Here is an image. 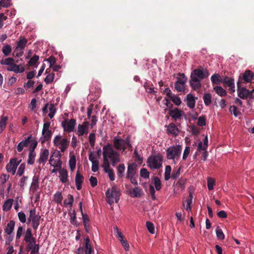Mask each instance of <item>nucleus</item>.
<instances>
[{
    "mask_svg": "<svg viewBox=\"0 0 254 254\" xmlns=\"http://www.w3.org/2000/svg\"><path fill=\"white\" fill-rule=\"evenodd\" d=\"M14 60L12 58H7L5 59H2L0 62L1 64L8 65L7 70L8 71H13L15 73H22L24 71V68L20 66V65L16 64L14 63Z\"/></svg>",
    "mask_w": 254,
    "mask_h": 254,
    "instance_id": "1",
    "label": "nucleus"
},
{
    "mask_svg": "<svg viewBox=\"0 0 254 254\" xmlns=\"http://www.w3.org/2000/svg\"><path fill=\"white\" fill-rule=\"evenodd\" d=\"M120 196V191L115 186L113 187L111 189L108 188L106 192V200L110 205L114 202L118 203Z\"/></svg>",
    "mask_w": 254,
    "mask_h": 254,
    "instance_id": "2",
    "label": "nucleus"
},
{
    "mask_svg": "<svg viewBox=\"0 0 254 254\" xmlns=\"http://www.w3.org/2000/svg\"><path fill=\"white\" fill-rule=\"evenodd\" d=\"M182 147L180 145L173 146L166 150V157L168 159L175 160L180 157Z\"/></svg>",
    "mask_w": 254,
    "mask_h": 254,
    "instance_id": "3",
    "label": "nucleus"
},
{
    "mask_svg": "<svg viewBox=\"0 0 254 254\" xmlns=\"http://www.w3.org/2000/svg\"><path fill=\"white\" fill-rule=\"evenodd\" d=\"M54 146L59 147L61 152L65 151L69 145V141L66 138H62L61 135L56 136L53 140Z\"/></svg>",
    "mask_w": 254,
    "mask_h": 254,
    "instance_id": "4",
    "label": "nucleus"
},
{
    "mask_svg": "<svg viewBox=\"0 0 254 254\" xmlns=\"http://www.w3.org/2000/svg\"><path fill=\"white\" fill-rule=\"evenodd\" d=\"M115 148L118 150L125 151L127 147L131 148L132 146L129 142L128 138L126 139L115 137L113 140Z\"/></svg>",
    "mask_w": 254,
    "mask_h": 254,
    "instance_id": "5",
    "label": "nucleus"
},
{
    "mask_svg": "<svg viewBox=\"0 0 254 254\" xmlns=\"http://www.w3.org/2000/svg\"><path fill=\"white\" fill-rule=\"evenodd\" d=\"M103 157L107 158L108 160L110 159V160L120 157L119 154L113 149L110 144H108L103 147Z\"/></svg>",
    "mask_w": 254,
    "mask_h": 254,
    "instance_id": "6",
    "label": "nucleus"
},
{
    "mask_svg": "<svg viewBox=\"0 0 254 254\" xmlns=\"http://www.w3.org/2000/svg\"><path fill=\"white\" fill-rule=\"evenodd\" d=\"M41 216L39 214H36L35 208L32 209L29 211V216L28 218V222H31L33 228L36 230L40 224Z\"/></svg>",
    "mask_w": 254,
    "mask_h": 254,
    "instance_id": "7",
    "label": "nucleus"
},
{
    "mask_svg": "<svg viewBox=\"0 0 254 254\" xmlns=\"http://www.w3.org/2000/svg\"><path fill=\"white\" fill-rule=\"evenodd\" d=\"M162 157L158 154L148 159V166L151 169H159L162 164Z\"/></svg>",
    "mask_w": 254,
    "mask_h": 254,
    "instance_id": "8",
    "label": "nucleus"
},
{
    "mask_svg": "<svg viewBox=\"0 0 254 254\" xmlns=\"http://www.w3.org/2000/svg\"><path fill=\"white\" fill-rule=\"evenodd\" d=\"M209 74L207 69H204L202 67H200L198 68L194 69L191 73L190 78L193 77L201 80L202 79L208 77Z\"/></svg>",
    "mask_w": 254,
    "mask_h": 254,
    "instance_id": "9",
    "label": "nucleus"
},
{
    "mask_svg": "<svg viewBox=\"0 0 254 254\" xmlns=\"http://www.w3.org/2000/svg\"><path fill=\"white\" fill-rule=\"evenodd\" d=\"M180 76L178 80L175 83V88L178 92H183L185 90V84L187 80V78L186 77L184 73H179Z\"/></svg>",
    "mask_w": 254,
    "mask_h": 254,
    "instance_id": "10",
    "label": "nucleus"
},
{
    "mask_svg": "<svg viewBox=\"0 0 254 254\" xmlns=\"http://www.w3.org/2000/svg\"><path fill=\"white\" fill-rule=\"evenodd\" d=\"M253 77L254 73L250 70H247L244 73L240 75L237 82H239L240 84L251 82Z\"/></svg>",
    "mask_w": 254,
    "mask_h": 254,
    "instance_id": "11",
    "label": "nucleus"
},
{
    "mask_svg": "<svg viewBox=\"0 0 254 254\" xmlns=\"http://www.w3.org/2000/svg\"><path fill=\"white\" fill-rule=\"evenodd\" d=\"M75 124L76 120L75 119H71L68 121L65 120L63 121L62 125L64 131L70 132L73 131Z\"/></svg>",
    "mask_w": 254,
    "mask_h": 254,
    "instance_id": "12",
    "label": "nucleus"
},
{
    "mask_svg": "<svg viewBox=\"0 0 254 254\" xmlns=\"http://www.w3.org/2000/svg\"><path fill=\"white\" fill-rule=\"evenodd\" d=\"M238 96L242 99H247L250 95V90L245 87H241V84L237 83Z\"/></svg>",
    "mask_w": 254,
    "mask_h": 254,
    "instance_id": "13",
    "label": "nucleus"
},
{
    "mask_svg": "<svg viewBox=\"0 0 254 254\" xmlns=\"http://www.w3.org/2000/svg\"><path fill=\"white\" fill-rule=\"evenodd\" d=\"M133 176H137V165L135 163L128 164L126 178L127 179Z\"/></svg>",
    "mask_w": 254,
    "mask_h": 254,
    "instance_id": "14",
    "label": "nucleus"
},
{
    "mask_svg": "<svg viewBox=\"0 0 254 254\" xmlns=\"http://www.w3.org/2000/svg\"><path fill=\"white\" fill-rule=\"evenodd\" d=\"M169 115L176 121L181 119V117L185 115L184 112L178 108L169 109Z\"/></svg>",
    "mask_w": 254,
    "mask_h": 254,
    "instance_id": "15",
    "label": "nucleus"
},
{
    "mask_svg": "<svg viewBox=\"0 0 254 254\" xmlns=\"http://www.w3.org/2000/svg\"><path fill=\"white\" fill-rule=\"evenodd\" d=\"M222 83L225 86L228 87L231 92H235L234 80L233 78L225 76L223 78Z\"/></svg>",
    "mask_w": 254,
    "mask_h": 254,
    "instance_id": "16",
    "label": "nucleus"
},
{
    "mask_svg": "<svg viewBox=\"0 0 254 254\" xmlns=\"http://www.w3.org/2000/svg\"><path fill=\"white\" fill-rule=\"evenodd\" d=\"M89 160L92 162L91 170L93 172H96L99 169V161L95 160V155L94 152H90L89 155Z\"/></svg>",
    "mask_w": 254,
    "mask_h": 254,
    "instance_id": "17",
    "label": "nucleus"
},
{
    "mask_svg": "<svg viewBox=\"0 0 254 254\" xmlns=\"http://www.w3.org/2000/svg\"><path fill=\"white\" fill-rule=\"evenodd\" d=\"M17 166L15 163V159H10L9 163L6 165L5 168L8 172L12 173L14 175L16 171Z\"/></svg>",
    "mask_w": 254,
    "mask_h": 254,
    "instance_id": "18",
    "label": "nucleus"
},
{
    "mask_svg": "<svg viewBox=\"0 0 254 254\" xmlns=\"http://www.w3.org/2000/svg\"><path fill=\"white\" fill-rule=\"evenodd\" d=\"M32 141V135H29L27 139L20 142L17 146V150L18 152H21L24 147H27Z\"/></svg>",
    "mask_w": 254,
    "mask_h": 254,
    "instance_id": "19",
    "label": "nucleus"
},
{
    "mask_svg": "<svg viewBox=\"0 0 254 254\" xmlns=\"http://www.w3.org/2000/svg\"><path fill=\"white\" fill-rule=\"evenodd\" d=\"M84 251H85V254H91V253L93 251V249L91 245L90 240L88 236H87L84 240V243L83 247Z\"/></svg>",
    "mask_w": 254,
    "mask_h": 254,
    "instance_id": "20",
    "label": "nucleus"
},
{
    "mask_svg": "<svg viewBox=\"0 0 254 254\" xmlns=\"http://www.w3.org/2000/svg\"><path fill=\"white\" fill-rule=\"evenodd\" d=\"M49 155V150L44 149L40 154V157L37 160V162L39 164L42 163L45 164L47 161Z\"/></svg>",
    "mask_w": 254,
    "mask_h": 254,
    "instance_id": "21",
    "label": "nucleus"
},
{
    "mask_svg": "<svg viewBox=\"0 0 254 254\" xmlns=\"http://www.w3.org/2000/svg\"><path fill=\"white\" fill-rule=\"evenodd\" d=\"M84 177L83 175L77 171L75 176V185L77 190H80L82 188V184L83 183Z\"/></svg>",
    "mask_w": 254,
    "mask_h": 254,
    "instance_id": "22",
    "label": "nucleus"
},
{
    "mask_svg": "<svg viewBox=\"0 0 254 254\" xmlns=\"http://www.w3.org/2000/svg\"><path fill=\"white\" fill-rule=\"evenodd\" d=\"M200 80L193 77L190 80V87L194 90H199L201 87Z\"/></svg>",
    "mask_w": 254,
    "mask_h": 254,
    "instance_id": "23",
    "label": "nucleus"
},
{
    "mask_svg": "<svg viewBox=\"0 0 254 254\" xmlns=\"http://www.w3.org/2000/svg\"><path fill=\"white\" fill-rule=\"evenodd\" d=\"M179 130L174 123L170 124L167 127V132L175 136L178 135Z\"/></svg>",
    "mask_w": 254,
    "mask_h": 254,
    "instance_id": "24",
    "label": "nucleus"
},
{
    "mask_svg": "<svg viewBox=\"0 0 254 254\" xmlns=\"http://www.w3.org/2000/svg\"><path fill=\"white\" fill-rule=\"evenodd\" d=\"M60 181L63 183H65L67 181L68 173L67 170L64 168L59 169Z\"/></svg>",
    "mask_w": 254,
    "mask_h": 254,
    "instance_id": "25",
    "label": "nucleus"
},
{
    "mask_svg": "<svg viewBox=\"0 0 254 254\" xmlns=\"http://www.w3.org/2000/svg\"><path fill=\"white\" fill-rule=\"evenodd\" d=\"M187 105L190 109H193L195 106V100L194 97L191 94H189L187 96Z\"/></svg>",
    "mask_w": 254,
    "mask_h": 254,
    "instance_id": "26",
    "label": "nucleus"
},
{
    "mask_svg": "<svg viewBox=\"0 0 254 254\" xmlns=\"http://www.w3.org/2000/svg\"><path fill=\"white\" fill-rule=\"evenodd\" d=\"M28 41L26 39L20 37L19 41L17 42V45L16 47L15 50H21L24 49L26 45L27 44Z\"/></svg>",
    "mask_w": 254,
    "mask_h": 254,
    "instance_id": "27",
    "label": "nucleus"
},
{
    "mask_svg": "<svg viewBox=\"0 0 254 254\" xmlns=\"http://www.w3.org/2000/svg\"><path fill=\"white\" fill-rule=\"evenodd\" d=\"M14 226L15 222L13 220H10L4 229V232L8 235H11L14 230Z\"/></svg>",
    "mask_w": 254,
    "mask_h": 254,
    "instance_id": "28",
    "label": "nucleus"
},
{
    "mask_svg": "<svg viewBox=\"0 0 254 254\" xmlns=\"http://www.w3.org/2000/svg\"><path fill=\"white\" fill-rule=\"evenodd\" d=\"M24 240L26 242H30V241H35L36 239L32 236V231L30 228L27 229L24 236Z\"/></svg>",
    "mask_w": 254,
    "mask_h": 254,
    "instance_id": "29",
    "label": "nucleus"
},
{
    "mask_svg": "<svg viewBox=\"0 0 254 254\" xmlns=\"http://www.w3.org/2000/svg\"><path fill=\"white\" fill-rule=\"evenodd\" d=\"M142 190L139 187H135L129 191V193L133 197H140L141 195Z\"/></svg>",
    "mask_w": 254,
    "mask_h": 254,
    "instance_id": "30",
    "label": "nucleus"
},
{
    "mask_svg": "<svg viewBox=\"0 0 254 254\" xmlns=\"http://www.w3.org/2000/svg\"><path fill=\"white\" fill-rule=\"evenodd\" d=\"M8 117H5L3 116H1L0 117V134L2 132V131L5 129L6 124L7 121H8Z\"/></svg>",
    "mask_w": 254,
    "mask_h": 254,
    "instance_id": "31",
    "label": "nucleus"
},
{
    "mask_svg": "<svg viewBox=\"0 0 254 254\" xmlns=\"http://www.w3.org/2000/svg\"><path fill=\"white\" fill-rule=\"evenodd\" d=\"M117 175L119 178H123L124 176L125 166L123 163L120 164L117 167Z\"/></svg>",
    "mask_w": 254,
    "mask_h": 254,
    "instance_id": "32",
    "label": "nucleus"
},
{
    "mask_svg": "<svg viewBox=\"0 0 254 254\" xmlns=\"http://www.w3.org/2000/svg\"><path fill=\"white\" fill-rule=\"evenodd\" d=\"M223 78L218 74H214L211 77V80L213 84H219L222 83Z\"/></svg>",
    "mask_w": 254,
    "mask_h": 254,
    "instance_id": "33",
    "label": "nucleus"
},
{
    "mask_svg": "<svg viewBox=\"0 0 254 254\" xmlns=\"http://www.w3.org/2000/svg\"><path fill=\"white\" fill-rule=\"evenodd\" d=\"M36 156V153H33L29 151L28 159L27 161V164L30 165H33L35 162Z\"/></svg>",
    "mask_w": 254,
    "mask_h": 254,
    "instance_id": "34",
    "label": "nucleus"
},
{
    "mask_svg": "<svg viewBox=\"0 0 254 254\" xmlns=\"http://www.w3.org/2000/svg\"><path fill=\"white\" fill-rule=\"evenodd\" d=\"M76 133L78 136H82L84 134L88 133V129L85 128L84 126L79 125L78 126V129Z\"/></svg>",
    "mask_w": 254,
    "mask_h": 254,
    "instance_id": "35",
    "label": "nucleus"
},
{
    "mask_svg": "<svg viewBox=\"0 0 254 254\" xmlns=\"http://www.w3.org/2000/svg\"><path fill=\"white\" fill-rule=\"evenodd\" d=\"M13 202L12 199H8L6 200L3 205V210L4 211H8L11 208Z\"/></svg>",
    "mask_w": 254,
    "mask_h": 254,
    "instance_id": "36",
    "label": "nucleus"
},
{
    "mask_svg": "<svg viewBox=\"0 0 254 254\" xmlns=\"http://www.w3.org/2000/svg\"><path fill=\"white\" fill-rule=\"evenodd\" d=\"M214 90L218 95L221 97L226 95V91L221 86L214 87Z\"/></svg>",
    "mask_w": 254,
    "mask_h": 254,
    "instance_id": "37",
    "label": "nucleus"
},
{
    "mask_svg": "<svg viewBox=\"0 0 254 254\" xmlns=\"http://www.w3.org/2000/svg\"><path fill=\"white\" fill-rule=\"evenodd\" d=\"M42 135L43 136V138L42 140V143H44L45 141L51 140L52 135V132L51 130H46Z\"/></svg>",
    "mask_w": 254,
    "mask_h": 254,
    "instance_id": "38",
    "label": "nucleus"
},
{
    "mask_svg": "<svg viewBox=\"0 0 254 254\" xmlns=\"http://www.w3.org/2000/svg\"><path fill=\"white\" fill-rule=\"evenodd\" d=\"M76 158L74 155H72L70 156V159L69 160V165L71 171H73L75 168L76 166Z\"/></svg>",
    "mask_w": 254,
    "mask_h": 254,
    "instance_id": "39",
    "label": "nucleus"
},
{
    "mask_svg": "<svg viewBox=\"0 0 254 254\" xmlns=\"http://www.w3.org/2000/svg\"><path fill=\"white\" fill-rule=\"evenodd\" d=\"M39 188L38 178L36 176L33 178V181L31 184V189L33 191L36 190Z\"/></svg>",
    "mask_w": 254,
    "mask_h": 254,
    "instance_id": "40",
    "label": "nucleus"
},
{
    "mask_svg": "<svg viewBox=\"0 0 254 254\" xmlns=\"http://www.w3.org/2000/svg\"><path fill=\"white\" fill-rule=\"evenodd\" d=\"M12 51V48L9 45L4 46L2 49V52L6 57L8 56Z\"/></svg>",
    "mask_w": 254,
    "mask_h": 254,
    "instance_id": "41",
    "label": "nucleus"
},
{
    "mask_svg": "<svg viewBox=\"0 0 254 254\" xmlns=\"http://www.w3.org/2000/svg\"><path fill=\"white\" fill-rule=\"evenodd\" d=\"M61 156V154L60 153V152H58V154L57 155V157H59L58 159L54 161V163L52 166H54L55 167L58 168V169H60L62 168V161L60 159V157Z\"/></svg>",
    "mask_w": 254,
    "mask_h": 254,
    "instance_id": "42",
    "label": "nucleus"
},
{
    "mask_svg": "<svg viewBox=\"0 0 254 254\" xmlns=\"http://www.w3.org/2000/svg\"><path fill=\"white\" fill-rule=\"evenodd\" d=\"M204 104L206 106H209L211 102V95L210 93H205L203 97Z\"/></svg>",
    "mask_w": 254,
    "mask_h": 254,
    "instance_id": "43",
    "label": "nucleus"
},
{
    "mask_svg": "<svg viewBox=\"0 0 254 254\" xmlns=\"http://www.w3.org/2000/svg\"><path fill=\"white\" fill-rule=\"evenodd\" d=\"M171 170H172V169H171V167L170 166L167 165L166 166L165 172V176H164L165 180L168 181L171 178Z\"/></svg>",
    "mask_w": 254,
    "mask_h": 254,
    "instance_id": "44",
    "label": "nucleus"
},
{
    "mask_svg": "<svg viewBox=\"0 0 254 254\" xmlns=\"http://www.w3.org/2000/svg\"><path fill=\"white\" fill-rule=\"evenodd\" d=\"M216 236L219 240H222L224 239L225 235L222 232V230L218 226L217 227L216 229Z\"/></svg>",
    "mask_w": 254,
    "mask_h": 254,
    "instance_id": "45",
    "label": "nucleus"
},
{
    "mask_svg": "<svg viewBox=\"0 0 254 254\" xmlns=\"http://www.w3.org/2000/svg\"><path fill=\"white\" fill-rule=\"evenodd\" d=\"M63 198V197L60 192H57L54 195V200L57 203L61 204Z\"/></svg>",
    "mask_w": 254,
    "mask_h": 254,
    "instance_id": "46",
    "label": "nucleus"
},
{
    "mask_svg": "<svg viewBox=\"0 0 254 254\" xmlns=\"http://www.w3.org/2000/svg\"><path fill=\"white\" fill-rule=\"evenodd\" d=\"M181 169L182 167L180 166L176 170H174L171 178L173 180H176L180 175Z\"/></svg>",
    "mask_w": 254,
    "mask_h": 254,
    "instance_id": "47",
    "label": "nucleus"
},
{
    "mask_svg": "<svg viewBox=\"0 0 254 254\" xmlns=\"http://www.w3.org/2000/svg\"><path fill=\"white\" fill-rule=\"evenodd\" d=\"M25 167H26L25 163H21L20 165V166L18 169V171L17 172V175H18L19 176H21L24 172Z\"/></svg>",
    "mask_w": 254,
    "mask_h": 254,
    "instance_id": "48",
    "label": "nucleus"
},
{
    "mask_svg": "<svg viewBox=\"0 0 254 254\" xmlns=\"http://www.w3.org/2000/svg\"><path fill=\"white\" fill-rule=\"evenodd\" d=\"M154 183L156 190H160L161 189V183L160 180L158 177H154Z\"/></svg>",
    "mask_w": 254,
    "mask_h": 254,
    "instance_id": "49",
    "label": "nucleus"
},
{
    "mask_svg": "<svg viewBox=\"0 0 254 254\" xmlns=\"http://www.w3.org/2000/svg\"><path fill=\"white\" fill-rule=\"evenodd\" d=\"M230 112L232 113L235 117L241 114V112L238 110L236 106H231L230 108Z\"/></svg>",
    "mask_w": 254,
    "mask_h": 254,
    "instance_id": "50",
    "label": "nucleus"
},
{
    "mask_svg": "<svg viewBox=\"0 0 254 254\" xmlns=\"http://www.w3.org/2000/svg\"><path fill=\"white\" fill-rule=\"evenodd\" d=\"M102 167L104 168L105 172H107V170L110 169V164L109 160L107 158L103 157V163L102 164Z\"/></svg>",
    "mask_w": 254,
    "mask_h": 254,
    "instance_id": "51",
    "label": "nucleus"
},
{
    "mask_svg": "<svg viewBox=\"0 0 254 254\" xmlns=\"http://www.w3.org/2000/svg\"><path fill=\"white\" fill-rule=\"evenodd\" d=\"M140 175L144 179H148L149 177V173L145 168H142L140 171Z\"/></svg>",
    "mask_w": 254,
    "mask_h": 254,
    "instance_id": "52",
    "label": "nucleus"
},
{
    "mask_svg": "<svg viewBox=\"0 0 254 254\" xmlns=\"http://www.w3.org/2000/svg\"><path fill=\"white\" fill-rule=\"evenodd\" d=\"M173 102L177 106H179L181 103V98L178 96H175L174 94L170 98Z\"/></svg>",
    "mask_w": 254,
    "mask_h": 254,
    "instance_id": "53",
    "label": "nucleus"
},
{
    "mask_svg": "<svg viewBox=\"0 0 254 254\" xmlns=\"http://www.w3.org/2000/svg\"><path fill=\"white\" fill-rule=\"evenodd\" d=\"M146 225L148 231L151 234H154L155 229L153 224L149 221H147Z\"/></svg>",
    "mask_w": 254,
    "mask_h": 254,
    "instance_id": "54",
    "label": "nucleus"
},
{
    "mask_svg": "<svg viewBox=\"0 0 254 254\" xmlns=\"http://www.w3.org/2000/svg\"><path fill=\"white\" fill-rule=\"evenodd\" d=\"M73 202V196L72 195L69 194L67 195V199L64 200V203L66 205H69L70 206L72 205Z\"/></svg>",
    "mask_w": 254,
    "mask_h": 254,
    "instance_id": "55",
    "label": "nucleus"
},
{
    "mask_svg": "<svg viewBox=\"0 0 254 254\" xmlns=\"http://www.w3.org/2000/svg\"><path fill=\"white\" fill-rule=\"evenodd\" d=\"M50 113L48 116L50 118V119H52L56 112V109L55 108L54 105L53 104H51L50 105L49 107Z\"/></svg>",
    "mask_w": 254,
    "mask_h": 254,
    "instance_id": "56",
    "label": "nucleus"
},
{
    "mask_svg": "<svg viewBox=\"0 0 254 254\" xmlns=\"http://www.w3.org/2000/svg\"><path fill=\"white\" fill-rule=\"evenodd\" d=\"M39 59V57L37 55H34L33 57L31 58L30 61L28 62V64L30 66H33L35 65Z\"/></svg>",
    "mask_w": 254,
    "mask_h": 254,
    "instance_id": "57",
    "label": "nucleus"
},
{
    "mask_svg": "<svg viewBox=\"0 0 254 254\" xmlns=\"http://www.w3.org/2000/svg\"><path fill=\"white\" fill-rule=\"evenodd\" d=\"M197 125L199 126L203 127L206 125V119L204 116H200L197 121Z\"/></svg>",
    "mask_w": 254,
    "mask_h": 254,
    "instance_id": "58",
    "label": "nucleus"
},
{
    "mask_svg": "<svg viewBox=\"0 0 254 254\" xmlns=\"http://www.w3.org/2000/svg\"><path fill=\"white\" fill-rule=\"evenodd\" d=\"M215 185V181L210 178L207 179V187L209 190H211L213 189L214 186Z\"/></svg>",
    "mask_w": 254,
    "mask_h": 254,
    "instance_id": "59",
    "label": "nucleus"
},
{
    "mask_svg": "<svg viewBox=\"0 0 254 254\" xmlns=\"http://www.w3.org/2000/svg\"><path fill=\"white\" fill-rule=\"evenodd\" d=\"M55 77V74L52 73L51 74H49L47 75L46 77L45 78V82L47 84L51 83L53 81Z\"/></svg>",
    "mask_w": 254,
    "mask_h": 254,
    "instance_id": "60",
    "label": "nucleus"
},
{
    "mask_svg": "<svg viewBox=\"0 0 254 254\" xmlns=\"http://www.w3.org/2000/svg\"><path fill=\"white\" fill-rule=\"evenodd\" d=\"M30 143H31V144L30 147L29 148V151L33 152V153H36L35 149L37 146V144H38L37 141H36L35 140L32 139V141Z\"/></svg>",
    "mask_w": 254,
    "mask_h": 254,
    "instance_id": "61",
    "label": "nucleus"
},
{
    "mask_svg": "<svg viewBox=\"0 0 254 254\" xmlns=\"http://www.w3.org/2000/svg\"><path fill=\"white\" fill-rule=\"evenodd\" d=\"M144 88L146 89V92L148 93L155 94L157 92L156 91L154 90L153 87H150L147 83L145 84Z\"/></svg>",
    "mask_w": 254,
    "mask_h": 254,
    "instance_id": "62",
    "label": "nucleus"
},
{
    "mask_svg": "<svg viewBox=\"0 0 254 254\" xmlns=\"http://www.w3.org/2000/svg\"><path fill=\"white\" fill-rule=\"evenodd\" d=\"M89 141L90 145L93 147L95 142V134L94 133H90L89 136Z\"/></svg>",
    "mask_w": 254,
    "mask_h": 254,
    "instance_id": "63",
    "label": "nucleus"
},
{
    "mask_svg": "<svg viewBox=\"0 0 254 254\" xmlns=\"http://www.w3.org/2000/svg\"><path fill=\"white\" fill-rule=\"evenodd\" d=\"M105 173H108V176L111 181H113L115 179V175L114 172V170L112 169L107 170V172H105Z\"/></svg>",
    "mask_w": 254,
    "mask_h": 254,
    "instance_id": "64",
    "label": "nucleus"
}]
</instances>
